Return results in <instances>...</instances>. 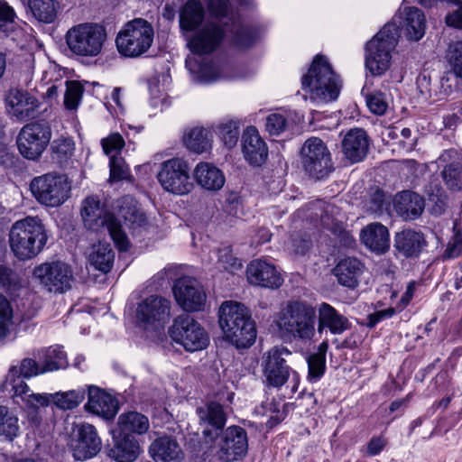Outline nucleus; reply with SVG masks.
<instances>
[{
  "instance_id": "f257e3e1",
  "label": "nucleus",
  "mask_w": 462,
  "mask_h": 462,
  "mask_svg": "<svg viewBox=\"0 0 462 462\" xmlns=\"http://www.w3.org/2000/svg\"><path fill=\"white\" fill-rule=\"evenodd\" d=\"M227 32L231 33V42L239 49L248 48L255 42L256 36L254 30L248 26L233 21L232 24L224 25L215 22H208L192 35L187 36L188 47L193 54L199 57H188L186 67L199 81L210 83L219 79L220 66L201 55L210 54L217 51Z\"/></svg>"
},
{
  "instance_id": "f03ea898",
  "label": "nucleus",
  "mask_w": 462,
  "mask_h": 462,
  "mask_svg": "<svg viewBox=\"0 0 462 462\" xmlns=\"http://www.w3.org/2000/svg\"><path fill=\"white\" fill-rule=\"evenodd\" d=\"M118 216L109 212L105 204L97 197L90 196L84 199L81 216L84 226L92 231L106 228L119 251H127L130 247L129 239L123 230L120 218L131 229L143 226L146 223V216L138 208L132 197H123L116 202Z\"/></svg>"
},
{
  "instance_id": "7ed1b4c3",
  "label": "nucleus",
  "mask_w": 462,
  "mask_h": 462,
  "mask_svg": "<svg viewBox=\"0 0 462 462\" xmlns=\"http://www.w3.org/2000/svg\"><path fill=\"white\" fill-rule=\"evenodd\" d=\"M275 323L282 338L310 341L316 335V308L305 300H290L278 313Z\"/></svg>"
},
{
  "instance_id": "20e7f679",
  "label": "nucleus",
  "mask_w": 462,
  "mask_h": 462,
  "mask_svg": "<svg viewBox=\"0 0 462 462\" xmlns=\"http://www.w3.org/2000/svg\"><path fill=\"white\" fill-rule=\"evenodd\" d=\"M218 322L224 337L236 348H247L256 339V326L251 312L244 304L224 301L218 311Z\"/></svg>"
},
{
  "instance_id": "39448f33",
  "label": "nucleus",
  "mask_w": 462,
  "mask_h": 462,
  "mask_svg": "<svg viewBox=\"0 0 462 462\" xmlns=\"http://www.w3.org/2000/svg\"><path fill=\"white\" fill-rule=\"evenodd\" d=\"M48 232L39 217H26L16 220L8 234V242L14 255L20 261H28L42 253L48 242Z\"/></svg>"
},
{
  "instance_id": "423d86ee",
  "label": "nucleus",
  "mask_w": 462,
  "mask_h": 462,
  "mask_svg": "<svg viewBox=\"0 0 462 462\" xmlns=\"http://www.w3.org/2000/svg\"><path fill=\"white\" fill-rule=\"evenodd\" d=\"M302 89L312 100L328 102L337 98L341 80L326 57L317 55L314 58L308 73L302 77Z\"/></svg>"
},
{
  "instance_id": "0eeeda50",
  "label": "nucleus",
  "mask_w": 462,
  "mask_h": 462,
  "mask_svg": "<svg viewBox=\"0 0 462 462\" xmlns=\"http://www.w3.org/2000/svg\"><path fill=\"white\" fill-rule=\"evenodd\" d=\"M399 36V26L388 23L366 43L365 64L372 75L382 76L388 70L391 52L397 45Z\"/></svg>"
},
{
  "instance_id": "6e6552de",
  "label": "nucleus",
  "mask_w": 462,
  "mask_h": 462,
  "mask_svg": "<svg viewBox=\"0 0 462 462\" xmlns=\"http://www.w3.org/2000/svg\"><path fill=\"white\" fill-rule=\"evenodd\" d=\"M106 38L105 26L97 23H82L74 25L65 35L69 50L77 56L86 58L98 56Z\"/></svg>"
},
{
  "instance_id": "1a4fd4ad",
  "label": "nucleus",
  "mask_w": 462,
  "mask_h": 462,
  "mask_svg": "<svg viewBox=\"0 0 462 462\" xmlns=\"http://www.w3.org/2000/svg\"><path fill=\"white\" fill-rule=\"evenodd\" d=\"M154 31L146 20L138 18L128 22L118 32L116 44L125 57L137 58L145 53L153 42Z\"/></svg>"
},
{
  "instance_id": "9d476101",
  "label": "nucleus",
  "mask_w": 462,
  "mask_h": 462,
  "mask_svg": "<svg viewBox=\"0 0 462 462\" xmlns=\"http://www.w3.org/2000/svg\"><path fill=\"white\" fill-rule=\"evenodd\" d=\"M291 354L284 346H275L264 353L262 366L268 387L281 388L291 377L292 391H297L300 383L299 374L287 365V357Z\"/></svg>"
},
{
  "instance_id": "9b49d317",
  "label": "nucleus",
  "mask_w": 462,
  "mask_h": 462,
  "mask_svg": "<svg viewBox=\"0 0 462 462\" xmlns=\"http://www.w3.org/2000/svg\"><path fill=\"white\" fill-rule=\"evenodd\" d=\"M170 337L187 352H197L207 348L209 336L203 326L189 314L174 318L168 328Z\"/></svg>"
},
{
  "instance_id": "f8f14e48",
  "label": "nucleus",
  "mask_w": 462,
  "mask_h": 462,
  "mask_svg": "<svg viewBox=\"0 0 462 462\" xmlns=\"http://www.w3.org/2000/svg\"><path fill=\"white\" fill-rule=\"evenodd\" d=\"M30 189L40 204L54 208L69 199L70 184L64 175L47 173L33 178Z\"/></svg>"
},
{
  "instance_id": "ddd939ff",
  "label": "nucleus",
  "mask_w": 462,
  "mask_h": 462,
  "mask_svg": "<svg viewBox=\"0 0 462 462\" xmlns=\"http://www.w3.org/2000/svg\"><path fill=\"white\" fill-rule=\"evenodd\" d=\"M51 139V129L43 121L32 122L22 127L17 138V148L21 155L28 160H37L47 148Z\"/></svg>"
},
{
  "instance_id": "4468645a",
  "label": "nucleus",
  "mask_w": 462,
  "mask_h": 462,
  "mask_svg": "<svg viewBox=\"0 0 462 462\" xmlns=\"http://www.w3.org/2000/svg\"><path fill=\"white\" fill-rule=\"evenodd\" d=\"M300 160L304 171L316 180L327 177L333 170L330 152L318 137H310L304 143L300 150Z\"/></svg>"
},
{
  "instance_id": "2eb2a0df",
  "label": "nucleus",
  "mask_w": 462,
  "mask_h": 462,
  "mask_svg": "<svg viewBox=\"0 0 462 462\" xmlns=\"http://www.w3.org/2000/svg\"><path fill=\"white\" fill-rule=\"evenodd\" d=\"M157 179L162 189L173 195H186L193 188L189 165L180 158H172L163 162Z\"/></svg>"
},
{
  "instance_id": "dca6fc26",
  "label": "nucleus",
  "mask_w": 462,
  "mask_h": 462,
  "mask_svg": "<svg viewBox=\"0 0 462 462\" xmlns=\"http://www.w3.org/2000/svg\"><path fill=\"white\" fill-rule=\"evenodd\" d=\"M33 278L47 291L64 293L71 288L73 274L70 266L63 262H47L34 267Z\"/></svg>"
},
{
  "instance_id": "f3484780",
  "label": "nucleus",
  "mask_w": 462,
  "mask_h": 462,
  "mask_svg": "<svg viewBox=\"0 0 462 462\" xmlns=\"http://www.w3.org/2000/svg\"><path fill=\"white\" fill-rule=\"evenodd\" d=\"M171 303L160 296H149L142 300L136 310L137 319L146 329H158L164 327L170 319Z\"/></svg>"
},
{
  "instance_id": "a211bd4d",
  "label": "nucleus",
  "mask_w": 462,
  "mask_h": 462,
  "mask_svg": "<svg viewBox=\"0 0 462 462\" xmlns=\"http://www.w3.org/2000/svg\"><path fill=\"white\" fill-rule=\"evenodd\" d=\"M19 393H27V401L32 405L48 406L51 402L62 411L77 408L85 399L82 388L55 393H34L28 385H23Z\"/></svg>"
},
{
  "instance_id": "6ab92c4d",
  "label": "nucleus",
  "mask_w": 462,
  "mask_h": 462,
  "mask_svg": "<svg viewBox=\"0 0 462 462\" xmlns=\"http://www.w3.org/2000/svg\"><path fill=\"white\" fill-rule=\"evenodd\" d=\"M177 303L186 311L202 310L207 300L206 292L198 280L185 276L178 279L173 285Z\"/></svg>"
},
{
  "instance_id": "aec40b11",
  "label": "nucleus",
  "mask_w": 462,
  "mask_h": 462,
  "mask_svg": "<svg viewBox=\"0 0 462 462\" xmlns=\"http://www.w3.org/2000/svg\"><path fill=\"white\" fill-rule=\"evenodd\" d=\"M217 455L225 462L237 460L245 456L248 449L246 431L239 426L228 427L221 437Z\"/></svg>"
},
{
  "instance_id": "412c9836",
  "label": "nucleus",
  "mask_w": 462,
  "mask_h": 462,
  "mask_svg": "<svg viewBox=\"0 0 462 462\" xmlns=\"http://www.w3.org/2000/svg\"><path fill=\"white\" fill-rule=\"evenodd\" d=\"M101 439L96 428L89 423L77 426L76 438L71 441V449L76 460H86L95 457L101 449Z\"/></svg>"
},
{
  "instance_id": "4be33fe9",
  "label": "nucleus",
  "mask_w": 462,
  "mask_h": 462,
  "mask_svg": "<svg viewBox=\"0 0 462 462\" xmlns=\"http://www.w3.org/2000/svg\"><path fill=\"white\" fill-rule=\"evenodd\" d=\"M246 277L250 284L267 289H278L283 283V277L276 267L261 259L254 260L247 265Z\"/></svg>"
},
{
  "instance_id": "5701e85b",
  "label": "nucleus",
  "mask_w": 462,
  "mask_h": 462,
  "mask_svg": "<svg viewBox=\"0 0 462 462\" xmlns=\"http://www.w3.org/2000/svg\"><path fill=\"white\" fill-rule=\"evenodd\" d=\"M199 425L203 427V435L214 440L223 430L226 422V415L223 406L217 402H210L197 409Z\"/></svg>"
},
{
  "instance_id": "b1692460",
  "label": "nucleus",
  "mask_w": 462,
  "mask_h": 462,
  "mask_svg": "<svg viewBox=\"0 0 462 462\" xmlns=\"http://www.w3.org/2000/svg\"><path fill=\"white\" fill-rule=\"evenodd\" d=\"M85 409L105 420H112L119 410V402L116 397L100 388L91 385L88 387V398Z\"/></svg>"
},
{
  "instance_id": "393cba45",
  "label": "nucleus",
  "mask_w": 462,
  "mask_h": 462,
  "mask_svg": "<svg viewBox=\"0 0 462 462\" xmlns=\"http://www.w3.org/2000/svg\"><path fill=\"white\" fill-rule=\"evenodd\" d=\"M316 331L321 334L325 329L333 335H341L350 328V323L346 317L340 314L333 306L322 302L318 306Z\"/></svg>"
},
{
  "instance_id": "a878e982",
  "label": "nucleus",
  "mask_w": 462,
  "mask_h": 462,
  "mask_svg": "<svg viewBox=\"0 0 462 462\" xmlns=\"http://www.w3.org/2000/svg\"><path fill=\"white\" fill-rule=\"evenodd\" d=\"M143 452L139 441L133 435L116 432L107 456L116 462H134Z\"/></svg>"
},
{
  "instance_id": "bb28decb",
  "label": "nucleus",
  "mask_w": 462,
  "mask_h": 462,
  "mask_svg": "<svg viewBox=\"0 0 462 462\" xmlns=\"http://www.w3.org/2000/svg\"><path fill=\"white\" fill-rule=\"evenodd\" d=\"M398 19L400 26L410 41L420 40L426 30V18L424 14L417 7H404L398 16H394L392 23L396 24Z\"/></svg>"
},
{
  "instance_id": "cd10ccee",
  "label": "nucleus",
  "mask_w": 462,
  "mask_h": 462,
  "mask_svg": "<svg viewBox=\"0 0 462 462\" xmlns=\"http://www.w3.org/2000/svg\"><path fill=\"white\" fill-rule=\"evenodd\" d=\"M368 136L361 128L349 130L341 143L342 152L351 163L363 161L368 152Z\"/></svg>"
},
{
  "instance_id": "c85d7f7f",
  "label": "nucleus",
  "mask_w": 462,
  "mask_h": 462,
  "mask_svg": "<svg viewBox=\"0 0 462 462\" xmlns=\"http://www.w3.org/2000/svg\"><path fill=\"white\" fill-rule=\"evenodd\" d=\"M243 153L245 159L252 165H262L268 155L266 143L254 126H248L243 134Z\"/></svg>"
},
{
  "instance_id": "c756f323",
  "label": "nucleus",
  "mask_w": 462,
  "mask_h": 462,
  "mask_svg": "<svg viewBox=\"0 0 462 462\" xmlns=\"http://www.w3.org/2000/svg\"><path fill=\"white\" fill-rule=\"evenodd\" d=\"M427 245L423 233L414 229H404L394 236L396 251L406 258L419 257Z\"/></svg>"
},
{
  "instance_id": "7c9ffc66",
  "label": "nucleus",
  "mask_w": 462,
  "mask_h": 462,
  "mask_svg": "<svg viewBox=\"0 0 462 462\" xmlns=\"http://www.w3.org/2000/svg\"><path fill=\"white\" fill-rule=\"evenodd\" d=\"M365 270V266L359 259L346 257L337 263L333 273L340 285L355 289L358 286Z\"/></svg>"
},
{
  "instance_id": "2f4dec72",
  "label": "nucleus",
  "mask_w": 462,
  "mask_h": 462,
  "mask_svg": "<svg viewBox=\"0 0 462 462\" xmlns=\"http://www.w3.org/2000/svg\"><path fill=\"white\" fill-rule=\"evenodd\" d=\"M193 175L198 185L208 191L221 189L226 181L222 171L209 162L198 163Z\"/></svg>"
},
{
  "instance_id": "473e14b6",
  "label": "nucleus",
  "mask_w": 462,
  "mask_h": 462,
  "mask_svg": "<svg viewBox=\"0 0 462 462\" xmlns=\"http://www.w3.org/2000/svg\"><path fill=\"white\" fill-rule=\"evenodd\" d=\"M424 199L419 194L405 190L396 195L394 199V209L405 219L417 218L424 209Z\"/></svg>"
},
{
  "instance_id": "72a5a7b5",
  "label": "nucleus",
  "mask_w": 462,
  "mask_h": 462,
  "mask_svg": "<svg viewBox=\"0 0 462 462\" xmlns=\"http://www.w3.org/2000/svg\"><path fill=\"white\" fill-rule=\"evenodd\" d=\"M204 19L205 9L200 0H188L180 11V27L186 33L198 31Z\"/></svg>"
},
{
  "instance_id": "f704fd0d",
  "label": "nucleus",
  "mask_w": 462,
  "mask_h": 462,
  "mask_svg": "<svg viewBox=\"0 0 462 462\" xmlns=\"http://www.w3.org/2000/svg\"><path fill=\"white\" fill-rule=\"evenodd\" d=\"M38 358L44 373L65 369L68 366L67 354L61 346H51L34 350L32 353Z\"/></svg>"
},
{
  "instance_id": "c9c22d12",
  "label": "nucleus",
  "mask_w": 462,
  "mask_h": 462,
  "mask_svg": "<svg viewBox=\"0 0 462 462\" xmlns=\"http://www.w3.org/2000/svg\"><path fill=\"white\" fill-rule=\"evenodd\" d=\"M361 240L366 247L378 254L384 253L390 246L389 231L380 223H372L365 227Z\"/></svg>"
},
{
  "instance_id": "e433bc0d",
  "label": "nucleus",
  "mask_w": 462,
  "mask_h": 462,
  "mask_svg": "<svg viewBox=\"0 0 462 462\" xmlns=\"http://www.w3.org/2000/svg\"><path fill=\"white\" fill-rule=\"evenodd\" d=\"M36 358L26 357L21 361L20 366H12L5 379V387L8 389L10 386V390L14 393V384L25 383L21 377L23 378H32L37 376L39 374H45L42 371V366L39 364Z\"/></svg>"
},
{
  "instance_id": "4c0bfd02",
  "label": "nucleus",
  "mask_w": 462,
  "mask_h": 462,
  "mask_svg": "<svg viewBox=\"0 0 462 462\" xmlns=\"http://www.w3.org/2000/svg\"><path fill=\"white\" fill-rule=\"evenodd\" d=\"M154 459L161 462H180L183 453L177 441L171 437L156 439L150 447Z\"/></svg>"
},
{
  "instance_id": "58836bf2",
  "label": "nucleus",
  "mask_w": 462,
  "mask_h": 462,
  "mask_svg": "<svg viewBox=\"0 0 462 462\" xmlns=\"http://www.w3.org/2000/svg\"><path fill=\"white\" fill-rule=\"evenodd\" d=\"M150 429L148 417L138 411H128L119 415L117 432L125 435H143Z\"/></svg>"
},
{
  "instance_id": "ea45409f",
  "label": "nucleus",
  "mask_w": 462,
  "mask_h": 462,
  "mask_svg": "<svg viewBox=\"0 0 462 462\" xmlns=\"http://www.w3.org/2000/svg\"><path fill=\"white\" fill-rule=\"evenodd\" d=\"M8 103L14 114L20 119L32 116L39 106L36 97L21 90L12 92L8 97Z\"/></svg>"
},
{
  "instance_id": "a19ab883",
  "label": "nucleus",
  "mask_w": 462,
  "mask_h": 462,
  "mask_svg": "<svg viewBox=\"0 0 462 462\" xmlns=\"http://www.w3.org/2000/svg\"><path fill=\"white\" fill-rule=\"evenodd\" d=\"M114 259L115 253L110 245L102 243L94 245L88 258L90 264L104 273L112 269Z\"/></svg>"
},
{
  "instance_id": "79ce46f5",
  "label": "nucleus",
  "mask_w": 462,
  "mask_h": 462,
  "mask_svg": "<svg viewBox=\"0 0 462 462\" xmlns=\"http://www.w3.org/2000/svg\"><path fill=\"white\" fill-rule=\"evenodd\" d=\"M75 150L72 139L60 137L53 140L51 144V157L53 162L62 167L71 159Z\"/></svg>"
},
{
  "instance_id": "37998d69",
  "label": "nucleus",
  "mask_w": 462,
  "mask_h": 462,
  "mask_svg": "<svg viewBox=\"0 0 462 462\" xmlns=\"http://www.w3.org/2000/svg\"><path fill=\"white\" fill-rule=\"evenodd\" d=\"M28 6L40 22L51 23L57 16L58 4L54 0H29Z\"/></svg>"
},
{
  "instance_id": "c03bdc74",
  "label": "nucleus",
  "mask_w": 462,
  "mask_h": 462,
  "mask_svg": "<svg viewBox=\"0 0 462 462\" xmlns=\"http://www.w3.org/2000/svg\"><path fill=\"white\" fill-rule=\"evenodd\" d=\"M184 143L189 150L201 153L210 147L208 132L203 127L192 128L185 134Z\"/></svg>"
},
{
  "instance_id": "a18cd8bd",
  "label": "nucleus",
  "mask_w": 462,
  "mask_h": 462,
  "mask_svg": "<svg viewBox=\"0 0 462 462\" xmlns=\"http://www.w3.org/2000/svg\"><path fill=\"white\" fill-rule=\"evenodd\" d=\"M440 175L448 190L451 192L462 191V163L460 162L446 164Z\"/></svg>"
},
{
  "instance_id": "49530a36",
  "label": "nucleus",
  "mask_w": 462,
  "mask_h": 462,
  "mask_svg": "<svg viewBox=\"0 0 462 462\" xmlns=\"http://www.w3.org/2000/svg\"><path fill=\"white\" fill-rule=\"evenodd\" d=\"M240 122L237 120H226L219 123L215 132L219 136L225 146L228 149L235 147L240 135Z\"/></svg>"
},
{
  "instance_id": "de8ad7c7",
  "label": "nucleus",
  "mask_w": 462,
  "mask_h": 462,
  "mask_svg": "<svg viewBox=\"0 0 462 462\" xmlns=\"http://www.w3.org/2000/svg\"><path fill=\"white\" fill-rule=\"evenodd\" d=\"M22 287H23V281L20 275L11 268L0 265V288L14 295Z\"/></svg>"
},
{
  "instance_id": "09e8293b",
  "label": "nucleus",
  "mask_w": 462,
  "mask_h": 462,
  "mask_svg": "<svg viewBox=\"0 0 462 462\" xmlns=\"http://www.w3.org/2000/svg\"><path fill=\"white\" fill-rule=\"evenodd\" d=\"M18 431L17 417L10 413L8 408L0 406V435H4L12 440L17 436Z\"/></svg>"
},
{
  "instance_id": "8fccbe9b",
  "label": "nucleus",
  "mask_w": 462,
  "mask_h": 462,
  "mask_svg": "<svg viewBox=\"0 0 462 462\" xmlns=\"http://www.w3.org/2000/svg\"><path fill=\"white\" fill-rule=\"evenodd\" d=\"M217 256V268L228 273H235L242 268L241 261L235 257L229 246L218 249L216 253Z\"/></svg>"
},
{
  "instance_id": "3c124183",
  "label": "nucleus",
  "mask_w": 462,
  "mask_h": 462,
  "mask_svg": "<svg viewBox=\"0 0 462 462\" xmlns=\"http://www.w3.org/2000/svg\"><path fill=\"white\" fill-rule=\"evenodd\" d=\"M83 87L78 81H66V91L64 94V106L69 110L76 109L82 97Z\"/></svg>"
},
{
  "instance_id": "603ef678",
  "label": "nucleus",
  "mask_w": 462,
  "mask_h": 462,
  "mask_svg": "<svg viewBox=\"0 0 462 462\" xmlns=\"http://www.w3.org/2000/svg\"><path fill=\"white\" fill-rule=\"evenodd\" d=\"M110 181L127 180L130 177V170L124 158L118 155H111L110 162Z\"/></svg>"
},
{
  "instance_id": "864d4df0",
  "label": "nucleus",
  "mask_w": 462,
  "mask_h": 462,
  "mask_svg": "<svg viewBox=\"0 0 462 462\" xmlns=\"http://www.w3.org/2000/svg\"><path fill=\"white\" fill-rule=\"evenodd\" d=\"M448 60L451 71L456 77L462 79V41L450 47Z\"/></svg>"
},
{
  "instance_id": "5fc2aeb1",
  "label": "nucleus",
  "mask_w": 462,
  "mask_h": 462,
  "mask_svg": "<svg viewBox=\"0 0 462 462\" xmlns=\"http://www.w3.org/2000/svg\"><path fill=\"white\" fill-rule=\"evenodd\" d=\"M15 386H14V397H21L22 400L25 402V405L26 407L28 408V420L30 421V423L32 425V426H35V427H38L41 422H42V416L40 414V411H39V408L42 407L41 405H32L28 402V401L26 400L27 399V393H19L18 390H21L22 386L23 385H27L26 383H19V384H14Z\"/></svg>"
},
{
  "instance_id": "6e6d98bb",
  "label": "nucleus",
  "mask_w": 462,
  "mask_h": 462,
  "mask_svg": "<svg viewBox=\"0 0 462 462\" xmlns=\"http://www.w3.org/2000/svg\"><path fill=\"white\" fill-rule=\"evenodd\" d=\"M307 362L309 367L308 378L310 382H317L325 373L326 359L325 357L310 355L307 358Z\"/></svg>"
},
{
  "instance_id": "4d7b16f0",
  "label": "nucleus",
  "mask_w": 462,
  "mask_h": 462,
  "mask_svg": "<svg viewBox=\"0 0 462 462\" xmlns=\"http://www.w3.org/2000/svg\"><path fill=\"white\" fill-rule=\"evenodd\" d=\"M14 12L5 3L0 2V37L7 36L14 28Z\"/></svg>"
},
{
  "instance_id": "13d9d810",
  "label": "nucleus",
  "mask_w": 462,
  "mask_h": 462,
  "mask_svg": "<svg viewBox=\"0 0 462 462\" xmlns=\"http://www.w3.org/2000/svg\"><path fill=\"white\" fill-rule=\"evenodd\" d=\"M101 144L106 154L109 155L114 152V155H117L118 153L121 152L125 143L123 136L120 134L113 133L109 134L107 137L103 138L101 141Z\"/></svg>"
},
{
  "instance_id": "bf43d9fd",
  "label": "nucleus",
  "mask_w": 462,
  "mask_h": 462,
  "mask_svg": "<svg viewBox=\"0 0 462 462\" xmlns=\"http://www.w3.org/2000/svg\"><path fill=\"white\" fill-rule=\"evenodd\" d=\"M366 105L369 110L375 115H383L387 109V102L382 92L376 91L366 95Z\"/></svg>"
},
{
  "instance_id": "052dcab7",
  "label": "nucleus",
  "mask_w": 462,
  "mask_h": 462,
  "mask_svg": "<svg viewBox=\"0 0 462 462\" xmlns=\"http://www.w3.org/2000/svg\"><path fill=\"white\" fill-rule=\"evenodd\" d=\"M286 118L281 114H271L266 117L265 128L271 135H279L285 130Z\"/></svg>"
},
{
  "instance_id": "680f3d73",
  "label": "nucleus",
  "mask_w": 462,
  "mask_h": 462,
  "mask_svg": "<svg viewBox=\"0 0 462 462\" xmlns=\"http://www.w3.org/2000/svg\"><path fill=\"white\" fill-rule=\"evenodd\" d=\"M208 10L216 18L226 17L229 11V0H208Z\"/></svg>"
},
{
  "instance_id": "e2e57ef3",
  "label": "nucleus",
  "mask_w": 462,
  "mask_h": 462,
  "mask_svg": "<svg viewBox=\"0 0 462 462\" xmlns=\"http://www.w3.org/2000/svg\"><path fill=\"white\" fill-rule=\"evenodd\" d=\"M13 311L9 301L0 294V335L4 334L12 319Z\"/></svg>"
},
{
  "instance_id": "0e129e2a",
  "label": "nucleus",
  "mask_w": 462,
  "mask_h": 462,
  "mask_svg": "<svg viewBox=\"0 0 462 462\" xmlns=\"http://www.w3.org/2000/svg\"><path fill=\"white\" fill-rule=\"evenodd\" d=\"M462 254V232H457L448 242L444 253V257L452 259Z\"/></svg>"
},
{
  "instance_id": "69168bd1",
  "label": "nucleus",
  "mask_w": 462,
  "mask_h": 462,
  "mask_svg": "<svg viewBox=\"0 0 462 462\" xmlns=\"http://www.w3.org/2000/svg\"><path fill=\"white\" fill-rule=\"evenodd\" d=\"M241 205V197L236 191H229L225 198V210L232 216H236Z\"/></svg>"
},
{
  "instance_id": "338daca9",
  "label": "nucleus",
  "mask_w": 462,
  "mask_h": 462,
  "mask_svg": "<svg viewBox=\"0 0 462 462\" xmlns=\"http://www.w3.org/2000/svg\"><path fill=\"white\" fill-rule=\"evenodd\" d=\"M385 205V194L381 189H376L368 203V210L372 213H381Z\"/></svg>"
},
{
  "instance_id": "774afa93",
  "label": "nucleus",
  "mask_w": 462,
  "mask_h": 462,
  "mask_svg": "<svg viewBox=\"0 0 462 462\" xmlns=\"http://www.w3.org/2000/svg\"><path fill=\"white\" fill-rule=\"evenodd\" d=\"M386 445V439L382 436L373 437L367 443L365 455L374 457L379 455Z\"/></svg>"
}]
</instances>
